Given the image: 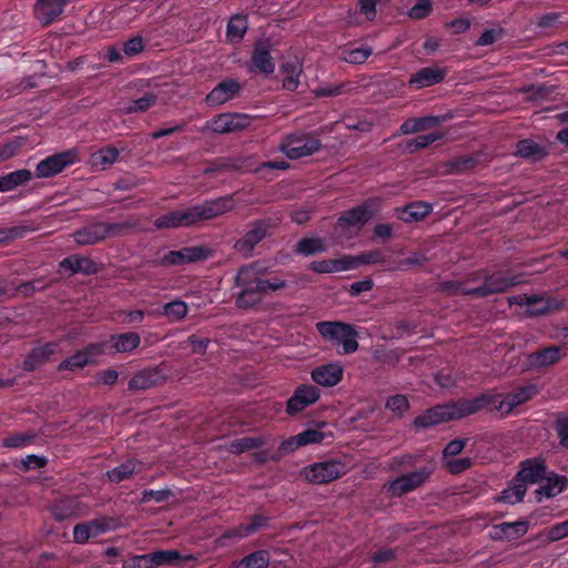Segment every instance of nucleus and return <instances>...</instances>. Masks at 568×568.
<instances>
[{"label": "nucleus", "instance_id": "obj_32", "mask_svg": "<svg viewBox=\"0 0 568 568\" xmlns=\"http://www.w3.org/2000/svg\"><path fill=\"white\" fill-rule=\"evenodd\" d=\"M160 372L156 368H145L134 374L128 387L132 392L146 390L158 384Z\"/></svg>", "mask_w": 568, "mask_h": 568}, {"label": "nucleus", "instance_id": "obj_21", "mask_svg": "<svg viewBox=\"0 0 568 568\" xmlns=\"http://www.w3.org/2000/svg\"><path fill=\"white\" fill-rule=\"evenodd\" d=\"M371 215H339L335 233L339 239L352 240L357 236Z\"/></svg>", "mask_w": 568, "mask_h": 568}, {"label": "nucleus", "instance_id": "obj_35", "mask_svg": "<svg viewBox=\"0 0 568 568\" xmlns=\"http://www.w3.org/2000/svg\"><path fill=\"white\" fill-rule=\"evenodd\" d=\"M32 179L30 170L21 169L0 176V192H8L28 183Z\"/></svg>", "mask_w": 568, "mask_h": 568}, {"label": "nucleus", "instance_id": "obj_10", "mask_svg": "<svg viewBox=\"0 0 568 568\" xmlns=\"http://www.w3.org/2000/svg\"><path fill=\"white\" fill-rule=\"evenodd\" d=\"M516 303L527 306L529 316H545V314L560 312L565 308V301L551 295L516 296Z\"/></svg>", "mask_w": 568, "mask_h": 568}, {"label": "nucleus", "instance_id": "obj_9", "mask_svg": "<svg viewBox=\"0 0 568 568\" xmlns=\"http://www.w3.org/2000/svg\"><path fill=\"white\" fill-rule=\"evenodd\" d=\"M77 162H79V152L77 149H69L49 155L37 164L36 176L40 179L54 176Z\"/></svg>", "mask_w": 568, "mask_h": 568}, {"label": "nucleus", "instance_id": "obj_33", "mask_svg": "<svg viewBox=\"0 0 568 568\" xmlns=\"http://www.w3.org/2000/svg\"><path fill=\"white\" fill-rule=\"evenodd\" d=\"M270 552L264 549L255 550L240 560H234L230 568H267Z\"/></svg>", "mask_w": 568, "mask_h": 568}, {"label": "nucleus", "instance_id": "obj_29", "mask_svg": "<svg viewBox=\"0 0 568 568\" xmlns=\"http://www.w3.org/2000/svg\"><path fill=\"white\" fill-rule=\"evenodd\" d=\"M443 79H445L444 69H439V67H425L424 69L418 70L417 73L413 74L408 83L410 87L419 89L442 82Z\"/></svg>", "mask_w": 568, "mask_h": 568}, {"label": "nucleus", "instance_id": "obj_64", "mask_svg": "<svg viewBox=\"0 0 568 568\" xmlns=\"http://www.w3.org/2000/svg\"><path fill=\"white\" fill-rule=\"evenodd\" d=\"M122 568H152L149 554L132 556L123 562Z\"/></svg>", "mask_w": 568, "mask_h": 568}, {"label": "nucleus", "instance_id": "obj_44", "mask_svg": "<svg viewBox=\"0 0 568 568\" xmlns=\"http://www.w3.org/2000/svg\"><path fill=\"white\" fill-rule=\"evenodd\" d=\"M545 478L547 479V483L541 487V493L547 497H554L557 496V494L565 491L568 485L565 475L551 474L549 477Z\"/></svg>", "mask_w": 568, "mask_h": 568}, {"label": "nucleus", "instance_id": "obj_55", "mask_svg": "<svg viewBox=\"0 0 568 568\" xmlns=\"http://www.w3.org/2000/svg\"><path fill=\"white\" fill-rule=\"evenodd\" d=\"M554 429L559 440V445L564 449H568V415H558L554 423Z\"/></svg>", "mask_w": 568, "mask_h": 568}, {"label": "nucleus", "instance_id": "obj_8", "mask_svg": "<svg viewBox=\"0 0 568 568\" xmlns=\"http://www.w3.org/2000/svg\"><path fill=\"white\" fill-rule=\"evenodd\" d=\"M131 226L128 223H94L75 231L72 236L80 245H90L108 236L121 235Z\"/></svg>", "mask_w": 568, "mask_h": 568}, {"label": "nucleus", "instance_id": "obj_45", "mask_svg": "<svg viewBox=\"0 0 568 568\" xmlns=\"http://www.w3.org/2000/svg\"><path fill=\"white\" fill-rule=\"evenodd\" d=\"M156 102V95L153 93H145L143 97L130 101L124 108L123 113L131 114L138 112H145Z\"/></svg>", "mask_w": 568, "mask_h": 568}, {"label": "nucleus", "instance_id": "obj_47", "mask_svg": "<svg viewBox=\"0 0 568 568\" xmlns=\"http://www.w3.org/2000/svg\"><path fill=\"white\" fill-rule=\"evenodd\" d=\"M371 53V49L364 47L343 48L341 50V58L347 63L362 64L368 59Z\"/></svg>", "mask_w": 568, "mask_h": 568}, {"label": "nucleus", "instance_id": "obj_12", "mask_svg": "<svg viewBox=\"0 0 568 568\" xmlns=\"http://www.w3.org/2000/svg\"><path fill=\"white\" fill-rule=\"evenodd\" d=\"M210 251L202 245L184 246L181 250H172L160 258L161 266H182L190 263L205 261Z\"/></svg>", "mask_w": 568, "mask_h": 568}, {"label": "nucleus", "instance_id": "obj_23", "mask_svg": "<svg viewBox=\"0 0 568 568\" xmlns=\"http://www.w3.org/2000/svg\"><path fill=\"white\" fill-rule=\"evenodd\" d=\"M313 382L324 387L337 385L343 378V368L336 363H327L311 372Z\"/></svg>", "mask_w": 568, "mask_h": 568}, {"label": "nucleus", "instance_id": "obj_31", "mask_svg": "<svg viewBox=\"0 0 568 568\" xmlns=\"http://www.w3.org/2000/svg\"><path fill=\"white\" fill-rule=\"evenodd\" d=\"M248 29V18L244 13L232 14L226 24V39L230 43H240Z\"/></svg>", "mask_w": 568, "mask_h": 568}, {"label": "nucleus", "instance_id": "obj_63", "mask_svg": "<svg viewBox=\"0 0 568 568\" xmlns=\"http://www.w3.org/2000/svg\"><path fill=\"white\" fill-rule=\"evenodd\" d=\"M144 49V41L141 36L130 38L123 43V52L128 57H134L141 53Z\"/></svg>", "mask_w": 568, "mask_h": 568}, {"label": "nucleus", "instance_id": "obj_62", "mask_svg": "<svg viewBox=\"0 0 568 568\" xmlns=\"http://www.w3.org/2000/svg\"><path fill=\"white\" fill-rule=\"evenodd\" d=\"M432 10L430 0H417L416 3L409 8L408 18L423 19L429 14Z\"/></svg>", "mask_w": 568, "mask_h": 568}, {"label": "nucleus", "instance_id": "obj_27", "mask_svg": "<svg viewBox=\"0 0 568 568\" xmlns=\"http://www.w3.org/2000/svg\"><path fill=\"white\" fill-rule=\"evenodd\" d=\"M529 524L527 520L504 521L495 525L491 537L495 539H517L527 534Z\"/></svg>", "mask_w": 568, "mask_h": 568}, {"label": "nucleus", "instance_id": "obj_34", "mask_svg": "<svg viewBox=\"0 0 568 568\" xmlns=\"http://www.w3.org/2000/svg\"><path fill=\"white\" fill-rule=\"evenodd\" d=\"M445 118L428 115L420 118H409L404 121L399 130L404 134L416 133V131L430 129V126L437 125V123L444 121Z\"/></svg>", "mask_w": 568, "mask_h": 568}, {"label": "nucleus", "instance_id": "obj_48", "mask_svg": "<svg viewBox=\"0 0 568 568\" xmlns=\"http://www.w3.org/2000/svg\"><path fill=\"white\" fill-rule=\"evenodd\" d=\"M264 444L260 437H241L231 443L230 450L233 454L240 455L245 452L261 447Z\"/></svg>", "mask_w": 568, "mask_h": 568}, {"label": "nucleus", "instance_id": "obj_60", "mask_svg": "<svg viewBox=\"0 0 568 568\" xmlns=\"http://www.w3.org/2000/svg\"><path fill=\"white\" fill-rule=\"evenodd\" d=\"M229 210H232L231 199H219L216 202L210 203L205 207H195L194 213H226Z\"/></svg>", "mask_w": 568, "mask_h": 568}, {"label": "nucleus", "instance_id": "obj_46", "mask_svg": "<svg viewBox=\"0 0 568 568\" xmlns=\"http://www.w3.org/2000/svg\"><path fill=\"white\" fill-rule=\"evenodd\" d=\"M247 535L243 527V524H240L235 527L227 528L224 530L215 540V545L217 547H229L232 542L236 540H241L246 538Z\"/></svg>", "mask_w": 568, "mask_h": 568}, {"label": "nucleus", "instance_id": "obj_51", "mask_svg": "<svg viewBox=\"0 0 568 568\" xmlns=\"http://www.w3.org/2000/svg\"><path fill=\"white\" fill-rule=\"evenodd\" d=\"M526 493L527 487L525 484H516L513 487L505 488L499 496V500L514 505V503L524 500Z\"/></svg>", "mask_w": 568, "mask_h": 568}, {"label": "nucleus", "instance_id": "obj_54", "mask_svg": "<svg viewBox=\"0 0 568 568\" xmlns=\"http://www.w3.org/2000/svg\"><path fill=\"white\" fill-rule=\"evenodd\" d=\"M440 288L450 295H474L473 287H468L467 283L459 280H447L440 283Z\"/></svg>", "mask_w": 568, "mask_h": 568}, {"label": "nucleus", "instance_id": "obj_11", "mask_svg": "<svg viewBox=\"0 0 568 568\" xmlns=\"http://www.w3.org/2000/svg\"><path fill=\"white\" fill-rule=\"evenodd\" d=\"M244 85L233 78L221 80L205 97L204 102L210 108H219L242 93Z\"/></svg>", "mask_w": 568, "mask_h": 568}, {"label": "nucleus", "instance_id": "obj_22", "mask_svg": "<svg viewBox=\"0 0 568 568\" xmlns=\"http://www.w3.org/2000/svg\"><path fill=\"white\" fill-rule=\"evenodd\" d=\"M60 270H67L70 274L95 275L99 272L97 263L87 256L71 254L59 263Z\"/></svg>", "mask_w": 568, "mask_h": 568}, {"label": "nucleus", "instance_id": "obj_2", "mask_svg": "<svg viewBox=\"0 0 568 568\" xmlns=\"http://www.w3.org/2000/svg\"><path fill=\"white\" fill-rule=\"evenodd\" d=\"M475 413H477L476 396L458 398L422 412L413 419V426L415 429H426L442 423H448V420L466 418V416L475 415Z\"/></svg>", "mask_w": 568, "mask_h": 568}, {"label": "nucleus", "instance_id": "obj_39", "mask_svg": "<svg viewBox=\"0 0 568 568\" xmlns=\"http://www.w3.org/2000/svg\"><path fill=\"white\" fill-rule=\"evenodd\" d=\"M283 80L282 87L287 91H295L300 85L302 68L295 63H284L282 65Z\"/></svg>", "mask_w": 568, "mask_h": 568}, {"label": "nucleus", "instance_id": "obj_17", "mask_svg": "<svg viewBox=\"0 0 568 568\" xmlns=\"http://www.w3.org/2000/svg\"><path fill=\"white\" fill-rule=\"evenodd\" d=\"M564 355L565 352L561 346L551 345L541 347L527 356V365L532 369L551 367V365L559 363Z\"/></svg>", "mask_w": 568, "mask_h": 568}, {"label": "nucleus", "instance_id": "obj_59", "mask_svg": "<svg viewBox=\"0 0 568 568\" xmlns=\"http://www.w3.org/2000/svg\"><path fill=\"white\" fill-rule=\"evenodd\" d=\"M381 201L378 197H369L359 205H356L343 213H378L382 210Z\"/></svg>", "mask_w": 568, "mask_h": 568}, {"label": "nucleus", "instance_id": "obj_40", "mask_svg": "<svg viewBox=\"0 0 568 568\" xmlns=\"http://www.w3.org/2000/svg\"><path fill=\"white\" fill-rule=\"evenodd\" d=\"M516 154L524 159L539 160L545 156L546 150H544L539 144H536V142L529 141V139H524L517 143Z\"/></svg>", "mask_w": 568, "mask_h": 568}, {"label": "nucleus", "instance_id": "obj_3", "mask_svg": "<svg viewBox=\"0 0 568 568\" xmlns=\"http://www.w3.org/2000/svg\"><path fill=\"white\" fill-rule=\"evenodd\" d=\"M537 390V386L534 384L518 386L516 389L507 393L505 397L501 394L494 393V390H485V393L476 396L477 413L485 410L500 412V416L508 415L515 407L534 398Z\"/></svg>", "mask_w": 568, "mask_h": 568}, {"label": "nucleus", "instance_id": "obj_28", "mask_svg": "<svg viewBox=\"0 0 568 568\" xmlns=\"http://www.w3.org/2000/svg\"><path fill=\"white\" fill-rule=\"evenodd\" d=\"M215 215H160L154 220L156 229H176L190 226L202 220H209Z\"/></svg>", "mask_w": 568, "mask_h": 568}, {"label": "nucleus", "instance_id": "obj_5", "mask_svg": "<svg viewBox=\"0 0 568 568\" xmlns=\"http://www.w3.org/2000/svg\"><path fill=\"white\" fill-rule=\"evenodd\" d=\"M470 281L483 280V283L473 287V296H489L508 291L520 283L519 275L505 274L503 271L487 273L486 270H478L469 278Z\"/></svg>", "mask_w": 568, "mask_h": 568}, {"label": "nucleus", "instance_id": "obj_30", "mask_svg": "<svg viewBox=\"0 0 568 568\" xmlns=\"http://www.w3.org/2000/svg\"><path fill=\"white\" fill-rule=\"evenodd\" d=\"M143 469L142 462L138 459H128L119 466L106 471V478L113 484H120L131 478L132 475L141 473Z\"/></svg>", "mask_w": 568, "mask_h": 568}, {"label": "nucleus", "instance_id": "obj_43", "mask_svg": "<svg viewBox=\"0 0 568 568\" xmlns=\"http://www.w3.org/2000/svg\"><path fill=\"white\" fill-rule=\"evenodd\" d=\"M326 426V423L322 422L316 425L315 428H307L301 433H298V443L300 445L307 446L312 444L322 443L326 434L322 430Z\"/></svg>", "mask_w": 568, "mask_h": 568}, {"label": "nucleus", "instance_id": "obj_18", "mask_svg": "<svg viewBox=\"0 0 568 568\" xmlns=\"http://www.w3.org/2000/svg\"><path fill=\"white\" fill-rule=\"evenodd\" d=\"M59 343L48 342L30 349L22 363V369L26 372H34L39 367L45 365L52 355L58 352Z\"/></svg>", "mask_w": 568, "mask_h": 568}, {"label": "nucleus", "instance_id": "obj_13", "mask_svg": "<svg viewBox=\"0 0 568 568\" xmlns=\"http://www.w3.org/2000/svg\"><path fill=\"white\" fill-rule=\"evenodd\" d=\"M320 397L321 390L317 386L301 384L294 389L292 396L286 400L285 412L288 416H296L316 403Z\"/></svg>", "mask_w": 568, "mask_h": 568}, {"label": "nucleus", "instance_id": "obj_53", "mask_svg": "<svg viewBox=\"0 0 568 568\" xmlns=\"http://www.w3.org/2000/svg\"><path fill=\"white\" fill-rule=\"evenodd\" d=\"M34 442V435L28 433H16L6 436L2 440L3 446L10 448H23Z\"/></svg>", "mask_w": 568, "mask_h": 568}, {"label": "nucleus", "instance_id": "obj_15", "mask_svg": "<svg viewBox=\"0 0 568 568\" xmlns=\"http://www.w3.org/2000/svg\"><path fill=\"white\" fill-rule=\"evenodd\" d=\"M275 225L276 222H272L271 219H263L257 221L246 232V234L236 242L235 248L243 253L251 252L257 243H260L267 235L272 234L271 229Z\"/></svg>", "mask_w": 568, "mask_h": 568}, {"label": "nucleus", "instance_id": "obj_16", "mask_svg": "<svg viewBox=\"0 0 568 568\" xmlns=\"http://www.w3.org/2000/svg\"><path fill=\"white\" fill-rule=\"evenodd\" d=\"M250 118L241 113H221L211 120L210 128L214 133L226 134L241 131L250 125Z\"/></svg>", "mask_w": 568, "mask_h": 568}, {"label": "nucleus", "instance_id": "obj_41", "mask_svg": "<svg viewBox=\"0 0 568 568\" xmlns=\"http://www.w3.org/2000/svg\"><path fill=\"white\" fill-rule=\"evenodd\" d=\"M160 314L165 316L170 322H179L186 316L187 305L181 300H175L164 304Z\"/></svg>", "mask_w": 568, "mask_h": 568}, {"label": "nucleus", "instance_id": "obj_26", "mask_svg": "<svg viewBox=\"0 0 568 568\" xmlns=\"http://www.w3.org/2000/svg\"><path fill=\"white\" fill-rule=\"evenodd\" d=\"M106 341L109 344L110 354L130 353L136 349L141 344V337L135 332L112 334Z\"/></svg>", "mask_w": 568, "mask_h": 568}, {"label": "nucleus", "instance_id": "obj_58", "mask_svg": "<svg viewBox=\"0 0 568 568\" xmlns=\"http://www.w3.org/2000/svg\"><path fill=\"white\" fill-rule=\"evenodd\" d=\"M172 496V490L169 488L154 490L144 489L141 494V503H149L154 500L155 503H165Z\"/></svg>", "mask_w": 568, "mask_h": 568}, {"label": "nucleus", "instance_id": "obj_61", "mask_svg": "<svg viewBox=\"0 0 568 568\" xmlns=\"http://www.w3.org/2000/svg\"><path fill=\"white\" fill-rule=\"evenodd\" d=\"M270 518L262 514H255L251 517V521L248 524H243L245 532L248 536L260 531L261 529L267 527Z\"/></svg>", "mask_w": 568, "mask_h": 568}, {"label": "nucleus", "instance_id": "obj_14", "mask_svg": "<svg viewBox=\"0 0 568 568\" xmlns=\"http://www.w3.org/2000/svg\"><path fill=\"white\" fill-rule=\"evenodd\" d=\"M272 43L268 39H262L254 43L250 65V72H258L265 77H270L275 71V62L271 55Z\"/></svg>", "mask_w": 568, "mask_h": 568}, {"label": "nucleus", "instance_id": "obj_4", "mask_svg": "<svg viewBox=\"0 0 568 568\" xmlns=\"http://www.w3.org/2000/svg\"><path fill=\"white\" fill-rule=\"evenodd\" d=\"M315 327L325 341L342 346L343 354H352L358 349V332L354 325L341 321H322Z\"/></svg>", "mask_w": 568, "mask_h": 568}, {"label": "nucleus", "instance_id": "obj_56", "mask_svg": "<svg viewBox=\"0 0 568 568\" xmlns=\"http://www.w3.org/2000/svg\"><path fill=\"white\" fill-rule=\"evenodd\" d=\"M81 351L89 361V364L94 363V358L100 355L110 354L106 339L99 343H91Z\"/></svg>", "mask_w": 568, "mask_h": 568}, {"label": "nucleus", "instance_id": "obj_37", "mask_svg": "<svg viewBox=\"0 0 568 568\" xmlns=\"http://www.w3.org/2000/svg\"><path fill=\"white\" fill-rule=\"evenodd\" d=\"M326 250L325 240L321 237H303L295 245V252L303 256H311Z\"/></svg>", "mask_w": 568, "mask_h": 568}, {"label": "nucleus", "instance_id": "obj_20", "mask_svg": "<svg viewBox=\"0 0 568 568\" xmlns=\"http://www.w3.org/2000/svg\"><path fill=\"white\" fill-rule=\"evenodd\" d=\"M432 469L423 468L412 470L398 478H393V494H404L413 491V489L419 487L427 478H429Z\"/></svg>", "mask_w": 568, "mask_h": 568}, {"label": "nucleus", "instance_id": "obj_38", "mask_svg": "<svg viewBox=\"0 0 568 568\" xmlns=\"http://www.w3.org/2000/svg\"><path fill=\"white\" fill-rule=\"evenodd\" d=\"M120 155L119 150L113 145L101 148L91 156V164L94 168L105 169L116 162Z\"/></svg>", "mask_w": 568, "mask_h": 568}, {"label": "nucleus", "instance_id": "obj_1", "mask_svg": "<svg viewBox=\"0 0 568 568\" xmlns=\"http://www.w3.org/2000/svg\"><path fill=\"white\" fill-rule=\"evenodd\" d=\"M235 285L241 288L235 298L239 308L254 307L264 296L287 286L286 281L278 277L264 278L255 264L239 270Z\"/></svg>", "mask_w": 568, "mask_h": 568}, {"label": "nucleus", "instance_id": "obj_49", "mask_svg": "<svg viewBox=\"0 0 568 568\" xmlns=\"http://www.w3.org/2000/svg\"><path fill=\"white\" fill-rule=\"evenodd\" d=\"M151 567L169 565L178 559H181V554L178 550H156L149 552Z\"/></svg>", "mask_w": 568, "mask_h": 568}, {"label": "nucleus", "instance_id": "obj_36", "mask_svg": "<svg viewBox=\"0 0 568 568\" xmlns=\"http://www.w3.org/2000/svg\"><path fill=\"white\" fill-rule=\"evenodd\" d=\"M37 230L32 223H24L13 226H0V245L7 244L13 240L22 239Z\"/></svg>", "mask_w": 568, "mask_h": 568}, {"label": "nucleus", "instance_id": "obj_57", "mask_svg": "<svg viewBox=\"0 0 568 568\" xmlns=\"http://www.w3.org/2000/svg\"><path fill=\"white\" fill-rule=\"evenodd\" d=\"M426 261H428V257L425 252H414L405 260L399 262L393 261V270L394 267H399V270H408L410 266H423Z\"/></svg>", "mask_w": 568, "mask_h": 568}, {"label": "nucleus", "instance_id": "obj_52", "mask_svg": "<svg viewBox=\"0 0 568 568\" xmlns=\"http://www.w3.org/2000/svg\"><path fill=\"white\" fill-rule=\"evenodd\" d=\"M89 365V361L84 356L81 349L77 351L71 356L63 359L59 366L58 371H75L83 368L84 366Z\"/></svg>", "mask_w": 568, "mask_h": 568}, {"label": "nucleus", "instance_id": "obj_6", "mask_svg": "<svg viewBox=\"0 0 568 568\" xmlns=\"http://www.w3.org/2000/svg\"><path fill=\"white\" fill-rule=\"evenodd\" d=\"M322 148L321 140L310 132H293L285 135L280 144V150L291 160L310 156Z\"/></svg>", "mask_w": 568, "mask_h": 568}, {"label": "nucleus", "instance_id": "obj_50", "mask_svg": "<svg viewBox=\"0 0 568 568\" xmlns=\"http://www.w3.org/2000/svg\"><path fill=\"white\" fill-rule=\"evenodd\" d=\"M353 89L351 82H342L338 84H326L314 90L317 98L337 97L349 92Z\"/></svg>", "mask_w": 568, "mask_h": 568}, {"label": "nucleus", "instance_id": "obj_25", "mask_svg": "<svg viewBox=\"0 0 568 568\" xmlns=\"http://www.w3.org/2000/svg\"><path fill=\"white\" fill-rule=\"evenodd\" d=\"M546 462L541 460V458H528L527 460L520 463L518 477L523 480V483L536 484L539 483L540 479L546 478Z\"/></svg>", "mask_w": 568, "mask_h": 568}, {"label": "nucleus", "instance_id": "obj_24", "mask_svg": "<svg viewBox=\"0 0 568 568\" xmlns=\"http://www.w3.org/2000/svg\"><path fill=\"white\" fill-rule=\"evenodd\" d=\"M81 501L78 497H61L54 500L50 506L51 516L58 520L62 521L72 517H77L80 513Z\"/></svg>", "mask_w": 568, "mask_h": 568}, {"label": "nucleus", "instance_id": "obj_7", "mask_svg": "<svg viewBox=\"0 0 568 568\" xmlns=\"http://www.w3.org/2000/svg\"><path fill=\"white\" fill-rule=\"evenodd\" d=\"M346 465L337 459L313 463L303 468L305 480L315 485L329 484L346 474Z\"/></svg>", "mask_w": 568, "mask_h": 568}, {"label": "nucleus", "instance_id": "obj_19", "mask_svg": "<svg viewBox=\"0 0 568 568\" xmlns=\"http://www.w3.org/2000/svg\"><path fill=\"white\" fill-rule=\"evenodd\" d=\"M67 0H38L33 11L41 26L52 24L64 11Z\"/></svg>", "mask_w": 568, "mask_h": 568}, {"label": "nucleus", "instance_id": "obj_42", "mask_svg": "<svg viewBox=\"0 0 568 568\" xmlns=\"http://www.w3.org/2000/svg\"><path fill=\"white\" fill-rule=\"evenodd\" d=\"M92 534V538L99 537L110 530H114L118 526L116 519L112 517H98L87 521Z\"/></svg>", "mask_w": 568, "mask_h": 568}]
</instances>
